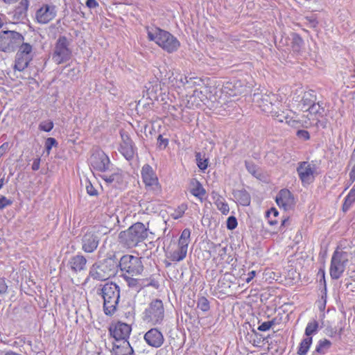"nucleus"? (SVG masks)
<instances>
[{"label":"nucleus","instance_id":"obj_20","mask_svg":"<svg viewBox=\"0 0 355 355\" xmlns=\"http://www.w3.org/2000/svg\"><path fill=\"white\" fill-rule=\"evenodd\" d=\"M131 327L124 322H119L110 328L111 336L115 339V341L128 340L131 333Z\"/></svg>","mask_w":355,"mask_h":355},{"label":"nucleus","instance_id":"obj_11","mask_svg":"<svg viewBox=\"0 0 355 355\" xmlns=\"http://www.w3.org/2000/svg\"><path fill=\"white\" fill-rule=\"evenodd\" d=\"M17 48L19 50L15 56L14 69L22 71L28 67L30 62L33 60V46L29 43L23 41Z\"/></svg>","mask_w":355,"mask_h":355},{"label":"nucleus","instance_id":"obj_31","mask_svg":"<svg viewBox=\"0 0 355 355\" xmlns=\"http://www.w3.org/2000/svg\"><path fill=\"white\" fill-rule=\"evenodd\" d=\"M313 343L312 337L304 338L300 343L297 354L299 355H306Z\"/></svg>","mask_w":355,"mask_h":355},{"label":"nucleus","instance_id":"obj_14","mask_svg":"<svg viewBox=\"0 0 355 355\" xmlns=\"http://www.w3.org/2000/svg\"><path fill=\"white\" fill-rule=\"evenodd\" d=\"M297 172L302 184L307 185L313 182L316 175V166L315 164L302 162L298 164Z\"/></svg>","mask_w":355,"mask_h":355},{"label":"nucleus","instance_id":"obj_64","mask_svg":"<svg viewBox=\"0 0 355 355\" xmlns=\"http://www.w3.org/2000/svg\"><path fill=\"white\" fill-rule=\"evenodd\" d=\"M3 184H4V179L1 178V179H0V189L3 187Z\"/></svg>","mask_w":355,"mask_h":355},{"label":"nucleus","instance_id":"obj_9","mask_svg":"<svg viewBox=\"0 0 355 355\" xmlns=\"http://www.w3.org/2000/svg\"><path fill=\"white\" fill-rule=\"evenodd\" d=\"M119 267L121 271L130 276L139 275L144 270L141 257L130 254L123 255L120 259Z\"/></svg>","mask_w":355,"mask_h":355},{"label":"nucleus","instance_id":"obj_50","mask_svg":"<svg viewBox=\"0 0 355 355\" xmlns=\"http://www.w3.org/2000/svg\"><path fill=\"white\" fill-rule=\"evenodd\" d=\"M8 286L5 280L0 277V294H3L7 291Z\"/></svg>","mask_w":355,"mask_h":355},{"label":"nucleus","instance_id":"obj_25","mask_svg":"<svg viewBox=\"0 0 355 355\" xmlns=\"http://www.w3.org/2000/svg\"><path fill=\"white\" fill-rule=\"evenodd\" d=\"M189 190L193 196L198 198L200 201L203 200V198L206 193L205 189L203 188L200 182L196 179H192L191 180Z\"/></svg>","mask_w":355,"mask_h":355},{"label":"nucleus","instance_id":"obj_55","mask_svg":"<svg viewBox=\"0 0 355 355\" xmlns=\"http://www.w3.org/2000/svg\"><path fill=\"white\" fill-rule=\"evenodd\" d=\"M8 143H4L0 146V157H1L8 149Z\"/></svg>","mask_w":355,"mask_h":355},{"label":"nucleus","instance_id":"obj_43","mask_svg":"<svg viewBox=\"0 0 355 355\" xmlns=\"http://www.w3.org/2000/svg\"><path fill=\"white\" fill-rule=\"evenodd\" d=\"M177 82H179V84L177 85L178 87L181 86H186L187 81V76H183L182 75L177 76L175 78Z\"/></svg>","mask_w":355,"mask_h":355},{"label":"nucleus","instance_id":"obj_7","mask_svg":"<svg viewBox=\"0 0 355 355\" xmlns=\"http://www.w3.org/2000/svg\"><path fill=\"white\" fill-rule=\"evenodd\" d=\"M349 262V254L343 250H336L331 257L330 276L334 279H339L345 272Z\"/></svg>","mask_w":355,"mask_h":355},{"label":"nucleus","instance_id":"obj_44","mask_svg":"<svg viewBox=\"0 0 355 355\" xmlns=\"http://www.w3.org/2000/svg\"><path fill=\"white\" fill-rule=\"evenodd\" d=\"M245 167L249 173H250L252 175H255L257 172V167L256 166L251 162H245Z\"/></svg>","mask_w":355,"mask_h":355},{"label":"nucleus","instance_id":"obj_51","mask_svg":"<svg viewBox=\"0 0 355 355\" xmlns=\"http://www.w3.org/2000/svg\"><path fill=\"white\" fill-rule=\"evenodd\" d=\"M157 141H158L159 146H163L164 148H166V146L168 144V139H164L161 135H159V137L157 138Z\"/></svg>","mask_w":355,"mask_h":355},{"label":"nucleus","instance_id":"obj_17","mask_svg":"<svg viewBox=\"0 0 355 355\" xmlns=\"http://www.w3.org/2000/svg\"><path fill=\"white\" fill-rule=\"evenodd\" d=\"M248 87L240 80H232L225 83L222 88V93L226 96H235L247 92Z\"/></svg>","mask_w":355,"mask_h":355},{"label":"nucleus","instance_id":"obj_52","mask_svg":"<svg viewBox=\"0 0 355 355\" xmlns=\"http://www.w3.org/2000/svg\"><path fill=\"white\" fill-rule=\"evenodd\" d=\"M318 306L320 311H323L326 306V299L323 296L322 299L318 302Z\"/></svg>","mask_w":355,"mask_h":355},{"label":"nucleus","instance_id":"obj_16","mask_svg":"<svg viewBox=\"0 0 355 355\" xmlns=\"http://www.w3.org/2000/svg\"><path fill=\"white\" fill-rule=\"evenodd\" d=\"M100 238L94 228L87 230L82 236V250L86 253H92L98 248Z\"/></svg>","mask_w":355,"mask_h":355},{"label":"nucleus","instance_id":"obj_41","mask_svg":"<svg viewBox=\"0 0 355 355\" xmlns=\"http://www.w3.org/2000/svg\"><path fill=\"white\" fill-rule=\"evenodd\" d=\"M320 110V105L318 104L315 103V102L310 105L306 110V112H309L311 116H312L313 114H317Z\"/></svg>","mask_w":355,"mask_h":355},{"label":"nucleus","instance_id":"obj_57","mask_svg":"<svg viewBox=\"0 0 355 355\" xmlns=\"http://www.w3.org/2000/svg\"><path fill=\"white\" fill-rule=\"evenodd\" d=\"M289 223V220L288 218H285L284 220H282V223H281V225H280V227H279V230L281 232H284V230H283L284 227L285 225H286L287 224H288Z\"/></svg>","mask_w":355,"mask_h":355},{"label":"nucleus","instance_id":"obj_56","mask_svg":"<svg viewBox=\"0 0 355 355\" xmlns=\"http://www.w3.org/2000/svg\"><path fill=\"white\" fill-rule=\"evenodd\" d=\"M256 272L254 270H252L248 274L247 278L245 279V281L247 283H249L251 282V280L255 277Z\"/></svg>","mask_w":355,"mask_h":355},{"label":"nucleus","instance_id":"obj_3","mask_svg":"<svg viewBox=\"0 0 355 355\" xmlns=\"http://www.w3.org/2000/svg\"><path fill=\"white\" fill-rule=\"evenodd\" d=\"M148 234V229L142 223H136L131 225L127 230L119 234L120 242L128 248L137 246L143 242Z\"/></svg>","mask_w":355,"mask_h":355},{"label":"nucleus","instance_id":"obj_19","mask_svg":"<svg viewBox=\"0 0 355 355\" xmlns=\"http://www.w3.org/2000/svg\"><path fill=\"white\" fill-rule=\"evenodd\" d=\"M125 173L119 168H114L111 173H105L101 175L107 184L116 188H122L125 184Z\"/></svg>","mask_w":355,"mask_h":355},{"label":"nucleus","instance_id":"obj_46","mask_svg":"<svg viewBox=\"0 0 355 355\" xmlns=\"http://www.w3.org/2000/svg\"><path fill=\"white\" fill-rule=\"evenodd\" d=\"M345 202H346L347 204L352 205L355 202V193L350 190L347 196L345 197Z\"/></svg>","mask_w":355,"mask_h":355},{"label":"nucleus","instance_id":"obj_47","mask_svg":"<svg viewBox=\"0 0 355 355\" xmlns=\"http://www.w3.org/2000/svg\"><path fill=\"white\" fill-rule=\"evenodd\" d=\"M198 80V81H201L200 79H198L196 77H190V78H188L187 77V81L188 83H187V87L188 88H191L193 87V86H195L196 84H197V82L196 80Z\"/></svg>","mask_w":355,"mask_h":355},{"label":"nucleus","instance_id":"obj_59","mask_svg":"<svg viewBox=\"0 0 355 355\" xmlns=\"http://www.w3.org/2000/svg\"><path fill=\"white\" fill-rule=\"evenodd\" d=\"M5 22V16L3 14H0V28L3 27Z\"/></svg>","mask_w":355,"mask_h":355},{"label":"nucleus","instance_id":"obj_29","mask_svg":"<svg viewBox=\"0 0 355 355\" xmlns=\"http://www.w3.org/2000/svg\"><path fill=\"white\" fill-rule=\"evenodd\" d=\"M234 197L239 203L243 206H248L250 204V196L246 191H236L234 193Z\"/></svg>","mask_w":355,"mask_h":355},{"label":"nucleus","instance_id":"obj_32","mask_svg":"<svg viewBox=\"0 0 355 355\" xmlns=\"http://www.w3.org/2000/svg\"><path fill=\"white\" fill-rule=\"evenodd\" d=\"M318 330V322L313 320L308 322L305 329L306 337H312V335L315 334Z\"/></svg>","mask_w":355,"mask_h":355},{"label":"nucleus","instance_id":"obj_23","mask_svg":"<svg viewBox=\"0 0 355 355\" xmlns=\"http://www.w3.org/2000/svg\"><path fill=\"white\" fill-rule=\"evenodd\" d=\"M275 200L278 206L285 210L291 209L295 204L294 198L288 189H282L277 195Z\"/></svg>","mask_w":355,"mask_h":355},{"label":"nucleus","instance_id":"obj_12","mask_svg":"<svg viewBox=\"0 0 355 355\" xmlns=\"http://www.w3.org/2000/svg\"><path fill=\"white\" fill-rule=\"evenodd\" d=\"M69 44L66 37L58 38L52 54V60L55 64H60L71 58V51L69 48Z\"/></svg>","mask_w":355,"mask_h":355},{"label":"nucleus","instance_id":"obj_62","mask_svg":"<svg viewBox=\"0 0 355 355\" xmlns=\"http://www.w3.org/2000/svg\"><path fill=\"white\" fill-rule=\"evenodd\" d=\"M226 254V248H222L221 249H220L219 254H220L222 256L223 254Z\"/></svg>","mask_w":355,"mask_h":355},{"label":"nucleus","instance_id":"obj_49","mask_svg":"<svg viewBox=\"0 0 355 355\" xmlns=\"http://www.w3.org/2000/svg\"><path fill=\"white\" fill-rule=\"evenodd\" d=\"M279 215L278 211L275 208H271L266 212V218H270L271 216L276 218Z\"/></svg>","mask_w":355,"mask_h":355},{"label":"nucleus","instance_id":"obj_63","mask_svg":"<svg viewBox=\"0 0 355 355\" xmlns=\"http://www.w3.org/2000/svg\"><path fill=\"white\" fill-rule=\"evenodd\" d=\"M6 3H12L16 2L17 0H3Z\"/></svg>","mask_w":355,"mask_h":355},{"label":"nucleus","instance_id":"obj_45","mask_svg":"<svg viewBox=\"0 0 355 355\" xmlns=\"http://www.w3.org/2000/svg\"><path fill=\"white\" fill-rule=\"evenodd\" d=\"M86 190L89 196H94L97 195V191L89 182L86 185Z\"/></svg>","mask_w":355,"mask_h":355},{"label":"nucleus","instance_id":"obj_39","mask_svg":"<svg viewBox=\"0 0 355 355\" xmlns=\"http://www.w3.org/2000/svg\"><path fill=\"white\" fill-rule=\"evenodd\" d=\"M237 220L234 216H230L227 220V227L228 230H232L237 226Z\"/></svg>","mask_w":355,"mask_h":355},{"label":"nucleus","instance_id":"obj_26","mask_svg":"<svg viewBox=\"0 0 355 355\" xmlns=\"http://www.w3.org/2000/svg\"><path fill=\"white\" fill-rule=\"evenodd\" d=\"M146 92L150 98H157V94L162 90L161 83L157 78H153L146 85Z\"/></svg>","mask_w":355,"mask_h":355},{"label":"nucleus","instance_id":"obj_34","mask_svg":"<svg viewBox=\"0 0 355 355\" xmlns=\"http://www.w3.org/2000/svg\"><path fill=\"white\" fill-rule=\"evenodd\" d=\"M196 159L197 165L200 170L204 171L207 168L208 159L205 158L204 156L202 157L200 153H197L196 154Z\"/></svg>","mask_w":355,"mask_h":355},{"label":"nucleus","instance_id":"obj_40","mask_svg":"<svg viewBox=\"0 0 355 355\" xmlns=\"http://www.w3.org/2000/svg\"><path fill=\"white\" fill-rule=\"evenodd\" d=\"M57 144L56 140L54 138L49 137L45 141V148L49 154L52 147Z\"/></svg>","mask_w":355,"mask_h":355},{"label":"nucleus","instance_id":"obj_1","mask_svg":"<svg viewBox=\"0 0 355 355\" xmlns=\"http://www.w3.org/2000/svg\"><path fill=\"white\" fill-rule=\"evenodd\" d=\"M282 98L279 94L273 93H266L263 94H254L253 101L259 106L261 110L267 113L270 114L274 117L277 121L280 123H286L288 125L297 128L300 125H303L302 123L296 119L293 116L295 114L291 111L279 110V105Z\"/></svg>","mask_w":355,"mask_h":355},{"label":"nucleus","instance_id":"obj_42","mask_svg":"<svg viewBox=\"0 0 355 355\" xmlns=\"http://www.w3.org/2000/svg\"><path fill=\"white\" fill-rule=\"evenodd\" d=\"M297 136L303 140H308L310 138L309 132L304 130H298L297 132Z\"/></svg>","mask_w":355,"mask_h":355},{"label":"nucleus","instance_id":"obj_13","mask_svg":"<svg viewBox=\"0 0 355 355\" xmlns=\"http://www.w3.org/2000/svg\"><path fill=\"white\" fill-rule=\"evenodd\" d=\"M114 273L111 266L107 262L96 263L89 270V277L97 281H104L109 279Z\"/></svg>","mask_w":355,"mask_h":355},{"label":"nucleus","instance_id":"obj_10","mask_svg":"<svg viewBox=\"0 0 355 355\" xmlns=\"http://www.w3.org/2000/svg\"><path fill=\"white\" fill-rule=\"evenodd\" d=\"M58 8L52 2H42L37 5L35 18L40 24H46L57 16Z\"/></svg>","mask_w":355,"mask_h":355},{"label":"nucleus","instance_id":"obj_48","mask_svg":"<svg viewBox=\"0 0 355 355\" xmlns=\"http://www.w3.org/2000/svg\"><path fill=\"white\" fill-rule=\"evenodd\" d=\"M11 204V201L8 200L6 197L2 196L0 198V209H3L7 205Z\"/></svg>","mask_w":355,"mask_h":355},{"label":"nucleus","instance_id":"obj_27","mask_svg":"<svg viewBox=\"0 0 355 355\" xmlns=\"http://www.w3.org/2000/svg\"><path fill=\"white\" fill-rule=\"evenodd\" d=\"M87 259L82 254H76L70 261L71 269L75 272H80L86 268Z\"/></svg>","mask_w":355,"mask_h":355},{"label":"nucleus","instance_id":"obj_58","mask_svg":"<svg viewBox=\"0 0 355 355\" xmlns=\"http://www.w3.org/2000/svg\"><path fill=\"white\" fill-rule=\"evenodd\" d=\"M273 217L271 216L270 218H267L268 219V223L271 225V226H273V225H275L277 224V220L275 218H272Z\"/></svg>","mask_w":355,"mask_h":355},{"label":"nucleus","instance_id":"obj_21","mask_svg":"<svg viewBox=\"0 0 355 355\" xmlns=\"http://www.w3.org/2000/svg\"><path fill=\"white\" fill-rule=\"evenodd\" d=\"M121 137L122 142L120 144L119 150L127 160H130L135 155L132 141L127 134L121 133Z\"/></svg>","mask_w":355,"mask_h":355},{"label":"nucleus","instance_id":"obj_5","mask_svg":"<svg viewBox=\"0 0 355 355\" xmlns=\"http://www.w3.org/2000/svg\"><path fill=\"white\" fill-rule=\"evenodd\" d=\"M24 41V36L16 31H4L0 32V52L10 53Z\"/></svg>","mask_w":355,"mask_h":355},{"label":"nucleus","instance_id":"obj_60","mask_svg":"<svg viewBox=\"0 0 355 355\" xmlns=\"http://www.w3.org/2000/svg\"><path fill=\"white\" fill-rule=\"evenodd\" d=\"M351 205H352L348 204V203L347 204L346 202H344L343 205V211H347L350 208Z\"/></svg>","mask_w":355,"mask_h":355},{"label":"nucleus","instance_id":"obj_36","mask_svg":"<svg viewBox=\"0 0 355 355\" xmlns=\"http://www.w3.org/2000/svg\"><path fill=\"white\" fill-rule=\"evenodd\" d=\"M197 307L203 312H207L209 310V302L205 297H201L198 299L197 302Z\"/></svg>","mask_w":355,"mask_h":355},{"label":"nucleus","instance_id":"obj_54","mask_svg":"<svg viewBox=\"0 0 355 355\" xmlns=\"http://www.w3.org/2000/svg\"><path fill=\"white\" fill-rule=\"evenodd\" d=\"M40 157H37L33 160V164H32V169L33 171H37L40 168Z\"/></svg>","mask_w":355,"mask_h":355},{"label":"nucleus","instance_id":"obj_30","mask_svg":"<svg viewBox=\"0 0 355 355\" xmlns=\"http://www.w3.org/2000/svg\"><path fill=\"white\" fill-rule=\"evenodd\" d=\"M331 346V343L327 339H322L318 342L315 347V354L324 355L327 353Z\"/></svg>","mask_w":355,"mask_h":355},{"label":"nucleus","instance_id":"obj_24","mask_svg":"<svg viewBox=\"0 0 355 355\" xmlns=\"http://www.w3.org/2000/svg\"><path fill=\"white\" fill-rule=\"evenodd\" d=\"M114 355H133L134 350L127 340L115 341L113 345Z\"/></svg>","mask_w":355,"mask_h":355},{"label":"nucleus","instance_id":"obj_35","mask_svg":"<svg viewBox=\"0 0 355 355\" xmlns=\"http://www.w3.org/2000/svg\"><path fill=\"white\" fill-rule=\"evenodd\" d=\"M217 208L220 210L223 214H227L230 211L229 206L227 203L223 199H217L215 202Z\"/></svg>","mask_w":355,"mask_h":355},{"label":"nucleus","instance_id":"obj_4","mask_svg":"<svg viewBox=\"0 0 355 355\" xmlns=\"http://www.w3.org/2000/svg\"><path fill=\"white\" fill-rule=\"evenodd\" d=\"M101 295L103 299L104 312L107 315H112L116 310L120 297V289L118 285L106 283L101 289Z\"/></svg>","mask_w":355,"mask_h":355},{"label":"nucleus","instance_id":"obj_2","mask_svg":"<svg viewBox=\"0 0 355 355\" xmlns=\"http://www.w3.org/2000/svg\"><path fill=\"white\" fill-rule=\"evenodd\" d=\"M148 38L155 42L159 46L166 52L171 53L179 49V40L169 32L157 27L147 28Z\"/></svg>","mask_w":355,"mask_h":355},{"label":"nucleus","instance_id":"obj_61","mask_svg":"<svg viewBox=\"0 0 355 355\" xmlns=\"http://www.w3.org/2000/svg\"><path fill=\"white\" fill-rule=\"evenodd\" d=\"M183 214H184V211H178V214L175 216H174V218L177 219V218L182 217Z\"/></svg>","mask_w":355,"mask_h":355},{"label":"nucleus","instance_id":"obj_38","mask_svg":"<svg viewBox=\"0 0 355 355\" xmlns=\"http://www.w3.org/2000/svg\"><path fill=\"white\" fill-rule=\"evenodd\" d=\"M275 324L274 320L264 322L258 327V330L261 331H266L269 330L272 325Z\"/></svg>","mask_w":355,"mask_h":355},{"label":"nucleus","instance_id":"obj_33","mask_svg":"<svg viewBox=\"0 0 355 355\" xmlns=\"http://www.w3.org/2000/svg\"><path fill=\"white\" fill-rule=\"evenodd\" d=\"M123 277L130 288L135 289V291L141 289V284H140V279L128 277L126 275H123Z\"/></svg>","mask_w":355,"mask_h":355},{"label":"nucleus","instance_id":"obj_37","mask_svg":"<svg viewBox=\"0 0 355 355\" xmlns=\"http://www.w3.org/2000/svg\"><path fill=\"white\" fill-rule=\"evenodd\" d=\"M53 128V123L51 120L42 121L39 125V129L44 132H50Z\"/></svg>","mask_w":355,"mask_h":355},{"label":"nucleus","instance_id":"obj_18","mask_svg":"<svg viewBox=\"0 0 355 355\" xmlns=\"http://www.w3.org/2000/svg\"><path fill=\"white\" fill-rule=\"evenodd\" d=\"M141 174L146 187L154 191L159 189L158 178L153 168L149 164H146L142 166Z\"/></svg>","mask_w":355,"mask_h":355},{"label":"nucleus","instance_id":"obj_6","mask_svg":"<svg viewBox=\"0 0 355 355\" xmlns=\"http://www.w3.org/2000/svg\"><path fill=\"white\" fill-rule=\"evenodd\" d=\"M191 241V230L184 229L179 238L176 249L168 252L167 257L172 261L179 262L185 259Z\"/></svg>","mask_w":355,"mask_h":355},{"label":"nucleus","instance_id":"obj_8","mask_svg":"<svg viewBox=\"0 0 355 355\" xmlns=\"http://www.w3.org/2000/svg\"><path fill=\"white\" fill-rule=\"evenodd\" d=\"M164 318V307L161 300H154L146 309L144 320L153 325L161 324Z\"/></svg>","mask_w":355,"mask_h":355},{"label":"nucleus","instance_id":"obj_28","mask_svg":"<svg viewBox=\"0 0 355 355\" xmlns=\"http://www.w3.org/2000/svg\"><path fill=\"white\" fill-rule=\"evenodd\" d=\"M315 101V96L312 94V92H306L300 102L299 105L302 110H306L310 105H311Z\"/></svg>","mask_w":355,"mask_h":355},{"label":"nucleus","instance_id":"obj_53","mask_svg":"<svg viewBox=\"0 0 355 355\" xmlns=\"http://www.w3.org/2000/svg\"><path fill=\"white\" fill-rule=\"evenodd\" d=\"M86 6L89 8H95L98 6V3L96 0H87Z\"/></svg>","mask_w":355,"mask_h":355},{"label":"nucleus","instance_id":"obj_22","mask_svg":"<svg viewBox=\"0 0 355 355\" xmlns=\"http://www.w3.org/2000/svg\"><path fill=\"white\" fill-rule=\"evenodd\" d=\"M144 340L148 345L153 347H159L163 344L164 338L160 331L156 328H153L145 334Z\"/></svg>","mask_w":355,"mask_h":355},{"label":"nucleus","instance_id":"obj_15","mask_svg":"<svg viewBox=\"0 0 355 355\" xmlns=\"http://www.w3.org/2000/svg\"><path fill=\"white\" fill-rule=\"evenodd\" d=\"M90 164L94 170L105 173L109 171L111 162L109 157L103 151L99 150L91 156Z\"/></svg>","mask_w":355,"mask_h":355}]
</instances>
